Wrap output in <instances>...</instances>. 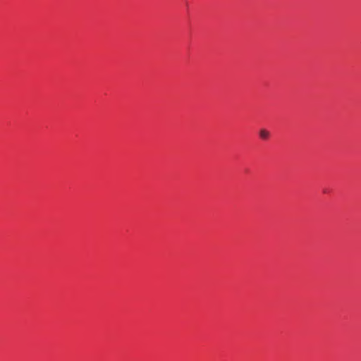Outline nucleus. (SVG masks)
Instances as JSON below:
<instances>
[{"mask_svg": "<svg viewBox=\"0 0 361 361\" xmlns=\"http://www.w3.org/2000/svg\"><path fill=\"white\" fill-rule=\"evenodd\" d=\"M259 135L261 139L266 140L269 139L270 133L266 129H261L259 131Z\"/></svg>", "mask_w": 361, "mask_h": 361, "instance_id": "nucleus-1", "label": "nucleus"}]
</instances>
